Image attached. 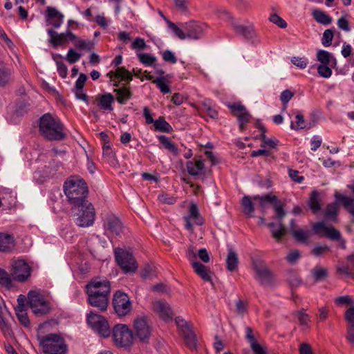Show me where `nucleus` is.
Returning <instances> with one entry per match:
<instances>
[{"label": "nucleus", "mask_w": 354, "mask_h": 354, "mask_svg": "<svg viewBox=\"0 0 354 354\" xmlns=\"http://www.w3.org/2000/svg\"><path fill=\"white\" fill-rule=\"evenodd\" d=\"M204 111L212 119L218 118V111L213 107H212L207 102H204L203 104Z\"/></svg>", "instance_id": "338daca9"}, {"label": "nucleus", "mask_w": 354, "mask_h": 354, "mask_svg": "<svg viewBox=\"0 0 354 354\" xmlns=\"http://www.w3.org/2000/svg\"><path fill=\"white\" fill-rule=\"evenodd\" d=\"M252 268L256 273L255 278L263 286L271 285L273 282V274L266 263L261 259L252 260Z\"/></svg>", "instance_id": "f8f14e48"}, {"label": "nucleus", "mask_w": 354, "mask_h": 354, "mask_svg": "<svg viewBox=\"0 0 354 354\" xmlns=\"http://www.w3.org/2000/svg\"><path fill=\"white\" fill-rule=\"evenodd\" d=\"M245 339L250 343L251 349L254 354H266V350L257 343L252 328L247 326L245 328Z\"/></svg>", "instance_id": "b1692460"}, {"label": "nucleus", "mask_w": 354, "mask_h": 354, "mask_svg": "<svg viewBox=\"0 0 354 354\" xmlns=\"http://www.w3.org/2000/svg\"><path fill=\"white\" fill-rule=\"evenodd\" d=\"M274 208L276 213V218L279 221V222L282 223V218L286 216V212L283 209V207L280 201H277L274 205Z\"/></svg>", "instance_id": "864d4df0"}, {"label": "nucleus", "mask_w": 354, "mask_h": 354, "mask_svg": "<svg viewBox=\"0 0 354 354\" xmlns=\"http://www.w3.org/2000/svg\"><path fill=\"white\" fill-rule=\"evenodd\" d=\"M330 248L326 245H316L311 251V253L316 257H319L325 253L329 252Z\"/></svg>", "instance_id": "0e129e2a"}, {"label": "nucleus", "mask_w": 354, "mask_h": 354, "mask_svg": "<svg viewBox=\"0 0 354 354\" xmlns=\"http://www.w3.org/2000/svg\"><path fill=\"white\" fill-rule=\"evenodd\" d=\"M185 254L192 266H194V263H198L196 261L197 252H196L194 246L189 245L186 250Z\"/></svg>", "instance_id": "6e6d98bb"}, {"label": "nucleus", "mask_w": 354, "mask_h": 354, "mask_svg": "<svg viewBox=\"0 0 354 354\" xmlns=\"http://www.w3.org/2000/svg\"><path fill=\"white\" fill-rule=\"evenodd\" d=\"M334 37V31L332 29H326L322 38V43L324 46H329L332 44Z\"/></svg>", "instance_id": "603ef678"}, {"label": "nucleus", "mask_w": 354, "mask_h": 354, "mask_svg": "<svg viewBox=\"0 0 354 354\" xmlns=\"http://www.w3.org/2000/svg\"><path fill=\"white\" fill-rule=\"evenodd\" d=\"M76 48L80 50H91L94 48V43L90 40H84L82 39H77L73 41Z\"/></svg>", "instance_id": "ea45409f"}, {"label": "nucleus", "mask_w": 354, "mask_h": 354, "mask_svg": "<svg viewBox=\"0 0 354 354\" xmlns=\"http://www.w3.org/2000/svg\"><path fill=\"white\" fill-rule=\"evenodd\" d=\"M39 131L48 141H62L66 138L64 124L58 118L49 113L40 117Z\"/></svg>", "instance_id": "f03ea898"}, {"label": "nucleus", "mask_w": 354, "mask_h": 354, "mask_svg": "<svg viewBox=\"0 0 354 354\" xmlns=\"http://www.w3.org/2000/svg\"><path fill=\"white\" fill-rule=\"evenodd\" d=\"M338 213V205L336 202L328 204L325 209L324 216L327 218L335 221Z\"/></svg>", "instance_id": "79ce46f5"}, {"label": "nucleus", "mask_w": 354, "mask_h": 354, "mask_svg": "<svg viewBox=\"0 0 354 354\" xmlns=\"http://www.w3.org/2000/svg\"><path fill=\"white\" fill-rule=\"evenodd\" d=\"M232 28L236 34L243 36L245 39L252 41V42H259V40H255L257 33L252 24L244 26L241 24L239 21H232Z\"/></svg>", "instance_id": "6ab92c4d"}, {"label": "nucleus", "mask_w": 354, "mask_h": 354, "mask_svg": "<svg viewBox=\"0 0 354 354\" xmlns=\"http://www.w3.org/2000/svg\"><path fill=\"white\" fill-rule=\"evenodd\" d=\"M185 224V227L189 231H192L194 227L191 221L197 225H202L204 223V219L199 213L198 207L195 203H191L189 209V215L184 217Z\"/></svg>", "instance_id": "a211bd4d"}, {"label": "nucleus", "mask_w": 354, "mask_h": 354, "mask_svg": "<svg viewBox=\"0 0 354 354\" xmlns=\"http://www.w3.org/2000/svg\"><path fill=\"white\" fill-rule=\"evenodd\" d=\"M28 304L32 313L41 317L50 313L53 310L51 303L44 296L36 290H30L28 293Z\"/></svg>", "instance_id": "423d86ee"}, {"label": "nucleus", "mask_w": 354, "mask_h": 354, "mask_svg": "<svg viewBox=\"0 0 354 354\" xmlns=\"http://www.w3.org/2000/svg\"><path fill=\"white\" fill-rule=\"evenodd\" d=\"M115 101L114 96L110 93L98 94L95 97L94 103L97 107L104 111H112L113 104Z\"/></svg>", "instance_id": "aec40b11"}, {"label": "nucleus", "mask_w": 354, "mask_h": 354, "mask_svg": "<svg viewBox=\"0 0 354 354\" xmlns=\"http://www.w3.org/2000/svg\"><path fill=\"white\" fill-rule=\"evenodd\" d=\"M287 280L292 288H297L301 284V279L292 272L289 273Z\"/></svg>", "instance_id": "5fc2aeb1"}, {"label": "nucleus", "mask_w": 354, "mask_h": 354, "mask_svg": "<svg viewBox=\"0 0 354 354\" xmlns=\"http://www.w3.org/2000/svg\"><path fill=\"white\" fill-rule=\"evenodd\" d=\"M87 303L100 312L106 310L111 293V283L105 278L95 277L85 286Z\"/></svg>", "instance_id": "f257e3e1"}, {"label": "nucleus", "mask_w": 354, "mask_h": 354, "mask_svg": "<svg viewBox=\"0 0 354 354\" xmlns=\"http://www.w3.org/2000/svg\"><path fill=\"white\" fill-rule=\"evenodd\" d=\"M217 15H218V17H219L221 19L227 21V22H230L232 26V21H236V20H235L233 18L232 15L225 10H217Z\"/></svg>", "instance_id": "052dcab7"}, {"label": "nucleus", "mask_w": 354, "mask_h": 354, "mask_svg": "<svg viewBox=\"0 0 354 354\" xmlns=\"http://www.w3.org/2000/svg\"><path fill=\"white\" fill-rule=\"evenodd\" d=\"M308 205L313 214H317L320 211V196L318 191L313 190L310 193Z\"/></svg>", "instance_id": "473e14b6"}, {"label": "nucleus", "mask_w": 354, "mask_h": 354, "mask_svg": "<svg viewBox=\"0 0 354 354\" xmlns=\"http://www.w3.org/2000/svg\"><path fill=\"white\" fill-rule=\"evenodd\" d=\"M335 197L336 200L341 203L346 208L353 206L354 200L351 197L344 196L339 193H336Z\"/></svg>", "instance_id": "8fccbe9b"}, {"label": "nucleus", "mask_w": 354, "mask_h": 354, "mask_svg": "<svg viewBox=\"0 0 354 354\" xmlns=\"http://www.w3.org/2000/svg\"><path fill=\"white\" fill-rule=\"evenodd\" d=\"M104 229L106 233L118 236L123 231L121 221L114 214H108L104 221Z\"/></svg>", "instance_id": "f3484780"}, {"label": "nucleus", "mask_w": 354, "mask_h": 354, "mask_svg": "<svg viewBox=\"0 0 354 354\" xmlns=\"http://www.w3.org/2000/svg\"><path fill=\"white\" fill-rule=\"evenodd\" d=\"M139 61L147 66H152L156 62V57L149 53H138Z\"/></svg>", "instance_id": "de8ad7c7"}, {"label": "nucleus", "mask_w": 354, "mask_h": 354, "mask_svg": "<svg viewBox=\"0 0 354 354\" xmlns=\"http://www.w3.org/2000/svg\"><path fill=\"white\" fill-rule=\"evenodd\" d=\"M115 257L118 265L124 273L134 272L138 268L133 254L122 248L115 250Z\"/></svg>", "instance_id": "1a4fd4ad"}, {"label": "nucleus", "mask_w": 354, "mask_h": 354, "mask_svg": "<svg viewBox=\"0 0 354 354\" xmlns=\"http://www.w3.org/2000/svg\"><path fill=\"white\" fill-rule=\"evenodd\" d=\"M239 257L236 252L232 248L228 249L226 258V268L230 272H234L238 268Z\"/></svg>", "instance_id": "2f4dec72"}, {"label": "nucleus", "mask_w": 354, "mask_h": 354, "mask_svg": "<svg viewBox=\"0 0 354 354\" xmlns=\"http://www.w3.org/2000/svg\"><path fill=\"white\" fill-rule=\"evenodd\" d=\"M314 19L318 23L327 26L332 23V18L326 12L319 10H315L313 12Z\"/></svg>", "instance_id": "4c0bfd02"}, {"label": "nucleus", "mask_w": 354, "mask_h": 354, "mask_svg": "<svg viewBox=\"0 0 354 354\" xmlns=\"http://www.w3.org/2000/svg\"><path fill=\"white\" fill-rule=\"evenodd\" d=\"M81 57V54L77 53L73 49H70L66 55V59L70 64L77 62Z\"/></svg>", "instance_id": "774afa93"}, {"label": "nucleus", "mask_w": 354, "mask_h": 354, "mask_svg": "<svg viewBox=\"0 0 354 354\" xmlns=\"http://www.w3.org/2000/svg\"><path fill=\"white\" fill-rule=\"evenodd\" d=\"M315 234L329 239L337 241L341 239V233L333 226H326L324 222H317L313 225Z\"/></svg>", "instance_id": "dca6fc26"}, {"label": "nucleus", "mask_w": 354, "mask_h": 354, "mask_svg": "<svg viewBox=\"0 0 354 354\" xmlns=\"http://www.w3.org/2000/svg\"><path fill=\"white\" fill-rule=\"evenodd\" d=\"M185 30L187 32V38L199 39L203 35L204 25L200 23L190 21L185 24Z\"/></svg>", "instance_id": "4be33fe9"}, {"label": "nucleus", "mask_w": 354, "mask_h": 354, "mask_svg": "<svg viewBox=\"0 0 354 354\" xmlns=\"http://www.w3.org/2000/svg\"><path fill=\"white\" fill-rule=\"evenodd\" d=\"M16 316L19 322L26 328H29L30 320L26 312V309H15Z\"/></svg>", "instance_id": "c03bdc74"}, {"label": "nucleus", "mask_w": 354, "mask_h": 354, "mask_svg": "<svg viewBox=\"0 0 354 354\" xmlns=\"http://www.w3.org/2000/svg\"><path fill=\"white\" fill-rule=\"evenodd\" d=\"M330 64H319L317 66L318 74L324 78H329L332 75V68Z\"/></svg>", "instance_id": "09e8293b"}, {"label": "nucleus", "mask_w": 354, "mask_h": 354, "mask_svg": "<svg viewBox=\"0 0 354 354\" xmlns=\"http://www.w3.org/2000/svg\"><path fill=\"white\" fill-rule=\"evenodd\" d=\"M113 306L119 317L127 315L132 309V304L128 295L121 290H117L113 297Z\"/></svg>", "instance_id": "9b49d317"}, {"label": "nucleus", "mask_w": 354, "mask_h": 354, "mask_svg": "<svg viewBox=\"0 0 354 354\" xmlns=\"http://www.w3.org/2000/svg\"><path fill=\"white\" fill-rule=\"evenodd\" d=\"M179 335L183 338L185 345L192 351L197 348V339L192 329V325L180 317L175 319Z\"/></svg>", "instance_id": "6e6552de"}, {"label": "nucleus", "mask_w": 354, "mask_h": 354, "mask_svg": "<svg viewBox=\"0 0 354 354\" xmlns=\"http://www.w3.org/2000/svg\"><path fill=\"white\" fill-rule=\"evenodd\" d=\"M31 268L24 259L14 261L12 263L10 275L19 282L26 281L30 276Z\"/></svg>", "instance_id": "ddd939ff"}, {"label": "nucleus", "mask_w": 354, "mask_h": 354, "mask_svg": "<svg viewBox=\"0 0 354 354\" xmlns=\"http://www.w3.org/2000/svg\"><path fill=\"white\" fill-rule=\"evenodd\" d=\"M46 21L52 25L54 28H58L63 23V14L50 6L46 8Z\"/></svg>", "instance_id": "5701e85b"}, {"label": "nucleus", "mask_w": 354, "mask_h": 354, "mask_svg": "<svg viewBox=\"0 0 354 354\" xmlns=\"http://www.w3.org/2000/svg\"><path fill=\"white\" fill-rule=\"evenodd\" d=\"M158 139L165 149L169 151L174 156L178 155L179 152L177 146L169 138L166 136L160 135L158 136Z\"/></svg>", "instance_id": "72a5a7b5"}, {"label": "nucleus", "mask_w": 354, "mask_h": 354, "mask_svg": "<svg viewBox=\"0 0 354 354\" xmlns=\"http://www.w3.org/2000/svg\"><path fill=\"white\" fill-rule=\"evenodd\" d=\"M16 247V241L12 234L0 232V252L10 253Z\"/></svg>", "instance_id": "412c9836"}, {"label": "nucleus", "mask_w": 354, "mask_h": 354, "mask_svg": "<svg viewBox=\"0 0 354 354\" xmlns=\"http://www.w3.org/2000/svg\"><path fill=\"white\" fill-rule=\"evenodd\" d=\"M0 285L8 289L12 286L10 275L3 268H0Z\"/></svg>", "instance_id": "49530a36"}, {"label": "nucleus", "mask_w": 354, "mask_h": 354, "mask_svg": "<svg viewBox=\"0 0 354 354\" xmlns=\"http://www.w3.org/2000/svg\"><path fill=\"white\" fill-rule=\"evenodd\" d=\"M269 19L271 22L276 24L281 28H285L287 27V23L286 21L277 14H272L270 16Z\"/></svg>", "instance_id": "bf43d9fd"}, {"label": "nucleus", "mask_w": 354, "mask_h": 354, "mask_svg": "<svg viewBox=\"0 0 354 354\" xmlns=\"http://www.w3.org/2000/svg\"><path fill=\"white\" fill-rule=\"evenodd\" d=\"M243 212L248 216H252L254 211V205L252 202L251 197L244 196L241 201Z\"/></svg>", "instance_id": "e433bc0d"}, {"label": "nucleus", "mask_w": 354, "mask_h": 354, "mask_svg": "<svg viewBox=\"0 0 354 354\" xmlns=\"http://www.w3.org/2000/svg\"><path fill=\"white\" fill-rule=\"evenodd\" d=\"M252 198L254 201H258L259 202V206L263 209L266 207L267 203L274 205L279 201L276 196L272 195L271 194H267L263 196L255 195Z\"/></svg>", "instance_id": "f704fd0d"}, {"label": "nucleus", "mask_w": 354, "mask_h": 354, "mask_svg": "<svg viewBox=\"0 0 354 354\" xmlns=\"http://www.w3.org/2000/svg\"><path fill=\"white\" fill-rule=\"evenodd\" d=\"M194 272L204 281H212V272L210 270L201 263H194L192 266Z\"/></svg>", "instance_id": "7c9ffc66"}, {"label": "nucleus", "mask_w": 354, "mask_h": 354, "mask_svg": "<svg viewBox=\"0 0 354 354\" xmlns=\"http://www.w3.org/2000/svg\"><path fill=\"white\" fill-rule=\"evenodd\" d=\"M153 310L158 313L163 320H168L172 318V312L170 306L163 301H158L153 304Z\"/></svg>", "instance_id": "393cba45"}, {"label": "nucleus", "mask_w": 354, "mask_h": 354, "mask_svg": "<svg viewBox=\"0 0 354 354\" xmlns=\"http://www.w3.org/2000/svg\"><path fill=\"white\" fill-rule=\"evenodd\" d=\"M295 119H296V121H295L296 125L295 124V123L293 122H292L290 124V128L292 129L299 130V129H303L306 128L305 120H304V115L301 113H298L295 115Z\"/></svg>", "instance_id": "3c124183"}, {"label": "nucleus", "mask_w": 354, "mask_h": 354, "mask_svg": "<svg viewBox=\"0 0 354 354\" xmlns=\"http://www.w3.org/2000/svg\"><path fill=\"white\" fill-rule=\"evenodd\" d=\"M47 32L50 36V43L53 48L63 46L69 41H73L77 38V36L68 30L65 32L58 33L52 29H48Z\"/></svg>", "instance_id": "4468645a"}, {"label": "nucleus", "mask_w": 354, "mask_h": 354, "mask_svg": "<svg viewBox=\"0 0 354 354\" xmlns=\"http://www.w3.org/2000/svg\"><path fill=\"white\" fill-rule=\"evenodd\" d=\"M162 59L165 62L170 64H176L177 62V58L175 54L170 50H166L162 53Z\"/></svg>", "instance_id": "69168bd1"}, {"label": "nucleus", "mask_w": 354, "mask_h": 354, "mask_svg": "<svg viewBox=\"0 0 354 354\" xmlns=\"http://www.w3.org/2000/svg\"><path fill=\"white\" fill-rule=\"evenodd\" d=\"M117 80L127 82L129 83L133 80V76L131 73L124 67H118L116 68Z\"/></svg>", "instance_id": "a18cd8bd"}, {"label": "nucleus", "mask_w": 354, "mask_h": 354, "mask_svg": "<svg viewBox=\"0 0 354 354\" xmlns=\"http://www.w3.org/2000/svg\"><path fill=\"white\" fill-rule=\"evenodd\" d=\"M187 170L191 176H198L204 169V163L201 158H194L187 162Z\"/></svg>", "instance_id": "bb28decb"}, {"label": "nucleus", "mask_w": 354, "mask_h": 354, "mask_svg": "<svg viewBox=\"0 0 354 354\" xmlns=\"http://www.w3.org/2000/svg\"><path fill=\"white\" fill-rule=\"evenodd\" d=\"M113 92L115 93L116 100L120 104H125L132 97V92L130 89L129 84L119 88H114Z\"/></svg>", "instance_id": "a878e982"}, {"label": "nucleus", "mask_w": 354, "mask_h": 354, "mask_svg": "<svg viewBox=\"0 0 354 354\" xmlns=\"http://www.w3.org/2000/svg\"><path fill=\"white\" fill-rule=\"evenodd\" d=\"M300 325L308 326V323L310 321V317L308 314L305 313V310L302 309L296 313Z\"/></svg>", "instance_id": "680f3d73"}, {"label": "nucleus", "mask_w": 354, "mask_h": 354, "mask_svg": "<svg viewBox=\"0 0 354 354\" xmlns=\"http://www.w3.org/2000/svg\"><path fill=\"white\" fill-rule=\"evenodd\" d=\"M344 319L348 323L347 326L354 327V306H352L348 308L345 314Z\"/></svg>", "instance_id": "e2e57ef3"}, {"label": "nucleus", "mask_w": 354, "mask_h": 354, "mask_svg": "<svg viewBox=\"0 0 354 354\" xmlns=\"http://www.w3.org/2000/svg\"><path fill=\"white\" fill-rule=\"evenodd\" d=\"M113 338L115 344L120 347L130 346L133 341L131 330L125 324H117L113 328Z\"/></svg>", "instance_id": "9d476101"}, {"label": "nucleus", "mask_w": 354, "mask_h": 354, "mask_svg": "<svg viewBox=\"0 0 354 354\" xmlns=\"http://www.w3.org/2000/svg\"><path fill=\"white\" fill-rule=\"evenodd\" d=\"M155 130L160 132L171 133L173 131L171 126L163 117H159L153 124Z\"/></svg>", "instance_id": "c9c22d12"}, {"label": "nucleus", "mask_w": 354, "mask_h": 354, "mask_svg": "<svg viewBox=\"0 0 354 354\" xmlns=\"http://www.w3.org/2000/svg\"><path fill=\"white\" fill-rule=\"evenodd\" d=\"M270 228L272 237L277 241L280 242L282 237L286 233V229L282 223L279 222L278 227L274 223H270L268 224Z\"/></svg>", "instance_id": "c85d7f7f"}, {"label": "nucleus", "mask_w": 354, "mask_h": 354, "mask_svg": "<svg viewBox=\"0 0 354 354\" xmlns=\"http://www.w3.org/2000/svg\"><path fill=\"white\" fill-rule=\"evenodd\" d=\"M136 336L140 342H147L151 335V327L145 317H138L133 323Z\"/></svg>", "instance_id": "2eb2a0df"}, {"label": "nucleus", "mask_w": 354, "mask_h": 354, "mask_svg": "<svg viewBox=\"0 0 354 354\" xmlns=\"http://www.w3.org/2000/svg\"><path fill=\"white\" fill-rule=\"evenodd\" d=\"M317 59L321 64H330L335 67L337 64L335 57L329 52L325 50H319L317 53Z\"/></svg>", "instance_id": "cd10ccee"}, {"label": "nucleus", "mask_w": 354, "mask_h": 354, "mask_svg": "<svg viewBox=\"0 0 354 354\" xmlns=\"http://www.w3.org/2000/svg\"><path fill=\"white\" fill-rule=\"evenodd\" d=\"M236 116L237 117V120L239 124V129L241 131H244L245 127L246 124H248L250 122L252 115L246 110L243 113L236 114Z\"/></svg>", "instance_id": "37998d69"}, {"label": "nucleus", "mask_w": 354, "mask_h": 354, "mask_svg": "<svg viewBox=\"0 0 354 354\" xmlns=\"http://www.w3.org/2000/svg\"><path fill=\"white\" fill-rule=\"evenodd\" d=\"M294 225L295 221L292 219L290 221V230L294 239L300 243H308V239L310 236V232L303 230H296L295 229Z\"/></svg>", "instance_id": "c756f323"}, {"label": "nucleus", "mask_w": 354, "mask_h": 354, "mask_svg": "<svg viewBox=\"0 0 354 354\" xmlns=\"http://www.w3.org/2000/svg\"><path fill=\"white\" fill-rule=\"evenodd\" d=\"M12 70L3 64H0V86H5L11 78Z\"/></svg>", "instance_id": "58836bf2"}, {"label": "nucleus", "mask_w": 354, "mask_h": 354, "mask_svg": "<svg viewBox=\"0 0 354 354\" xmlns=\"http://www.w3.org/2000/svg\"><path fill=\"white\" fill-rule=\"evenodd\" d=\"M294 96V93L290 91L289 89H286L282 91L280 94V100L281 101L284 109L286 108V105L288 102Z\"/></svg>", "instance_id": "4d7b16f0"}, {"label": "nucleus", "mask_w": 354, "mask_h": 354, "mask_svg": "<svg viewBox=\"0 0 354 354\" xmlns=\"http://www.w3.org/2000/svg\"><path fill=\"white\" fill-rule=\"evenodd\" d=\"M152 82L157 86L162 93L166 94L171 92L170 87L167 83V80L165 77H157L156 80H152Z\"/></svg>", "instance_id": "a19ab883"}, {"label": "nucleus", "mask_w": 354, "mask_h": 354, "mask_svg": "<svg viewBox=\"0 0 354 354\" xmlns=\"http://www.w3.org/2000/svg\"><path fill=\"white\" fill-rule=\"evenodd\" d=\"M73 216L76 225L81 227L93 225L95 219V211L90 202L84 203L73 206L71 208Z\"/></svg>", "instance_id": "20e7f679"}, {"label": "nucleus", "mask_w": 354, "mask_h": 354, "mask_svg": "<svg viewBox=\"0 0 354 354\" xmlns=\"http://www.w3.org/2000/svg\"><path fill=\"white\" fill-rule=\"evenodd\" d=\"M103 150V157L106 158L107 160L111 161L114 159L115 155L113 151L112 148L111 147V143L103 145L102 147Z\"/></svg>", "instance_id": "13d9d810"}, {"label": "nucleus", "mask_w": 354, "mask_h": 354, "mask_svg": "<svg viewBox=\"0 0 354 354\" xmlns=\"http://www.w3.org/2000/svg\"><path fill=\"white\" fill-rule=\"evenodd\" d=\"M39 346L44 354H66L68 346L63 337L49 334L39 338Z\"/></svg>", "instance_id": "39448f33"}, {"label": "nucleus", "mask_w": 354, "mask_h": 354, "mask_svg": "<svg viewBox=\"0 0 354 354\" xmlns=\"http://www.w3.org/2000/svg\"><path fill=\"white\" fill-rule=\"evenodd\" d=\"M86 322L90 328L102 337H108L111 330L107 319L102 315L91 311L86 315Z\"/></svg>", "instance_id": "0eeeda50"}, {"label": "nucleus", "mask_w": 354, "mask_h": 354, "mask_svg": "<svg viewBox=\"0 0 354 354\" xmlns=\"http://www.w3.org/2000/svg\"><path fill=\"white\" fill-rule=\"evenodd\" d=\"M64 192L72 207L88 201V188L82 178L76 176L68 178L64 183Z\"/></svg>", "instance_id": "7ed1b4c3"}]
</instances>
